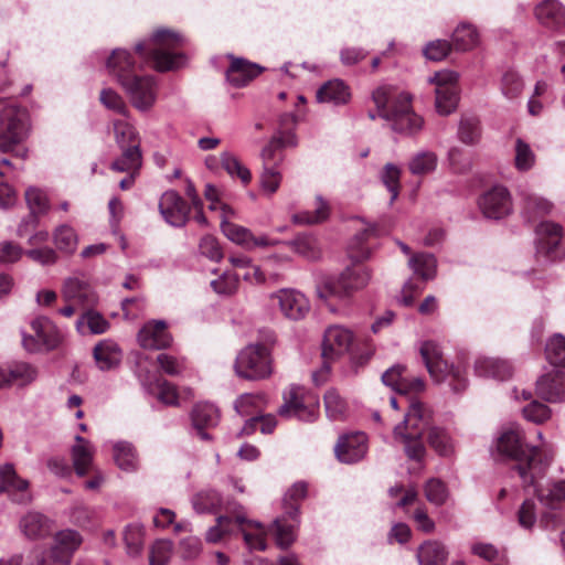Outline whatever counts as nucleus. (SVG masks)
I'll return each instance as SVG.
<instances>
[{
	"mask_svg": "<svg viewBox=\"0 0 565 565\" xmlns=\"http://www.w3.org/2000/svg\"><path fill=\"white\" fill-rule=\"evenodd\" d=\"M109 322L97 311L87 310L84 312L76 322V329L78 332L85 334L87 332L92 334H102L109 329Z\"/></svg>",
	"mask_w": 565,
	"mask_h": 565,
	"instance_id": "nucleus-45",
	"label": "nucleus"
},
{
	"mask_svg": "<svg viewBox=\"0 0 565 565\" xmlns=\"http://www.w3.org/2000/svg\"><path fill=\"white\" fill-rule=\"evenodd\" d=\"M220 162L223 169L231 175L237 177L244 184H248L252 180L250 171L241 163L238 158L228 151L221 153Z\"/></svg>",
	"mask_w": 565,
	"mask_h": 565,
	"instance_id": "nucleus-51",
	"label": "nucleus"
},
{
	"mask_svg": "<svg viewBox=\"0 0 565 565\" xmlns=\"http://www.w3.org/2000/svg\"><path fill=\"white\" fill-rule=\"evenodd\" d=\"M159 210L164 220L172 226L181 227L188 222L190 207L175 191H167L162 194Z\"/></svg>",
	"mask_w": 565,
	"mask_h": 565,
	"instance_id": "nucleus-22",
	"label": "nucleus"
},
{
	"mask_svg": "<svg viewBox=\"0 0 565 565\" xmlns=\"http://www.w3.org/2000/svg\"><path fill=\"white\" fill-rule=\"evenodd\" d=\"M330 214L329 203L321 196L315 199V210L297 213L292 216L296 224L311 225L326 221Z\"/></svg>",
	"mask_w": 565,
	"mask_h": 565,
	"instance_id": "nucleus-44",
	"label": "nucleus"
},
{
	"mask_svg": "<svg viewBox=\"0 0 565 565\" xmlns=\"http://www.w3.org/2000/svg\"><path fill=\"white\" fill-rule=\"evenodd\" d=\"M239 278L236 274L225 271L211 281L212 289L221 296H231L238 289Z\"/></svg>",
	"mask_w": 565,
	"mask_h": 565,
	"instance_id": "nucleus-63",
	"label": "nucleus"
},
{
	"mask_svg": "<svg viewBox=\"0 0 565 565\" xmlns=\"http://www.w3.org/2000/svg\"><path fill=\"white\" fill-rule=\"evenodd\" d=\"M353 340L352 331L341 326H331L324 331L322 359L326 372H329L331 362L350 351Z\"/></svg>",
	"mask_w": 565,
	"mask_h": 565,
	"instance_id": "nucleus-13",
	"label": "nucleus"
},
{
	"mask_svg": "<svg viewBox=\"0 0 565 565\" xmlns=\"http://www.w3.org/2000/svg\"><path fill=\"white\" fill-rule=\"evenodd\" d=\"M276 300L281 315L294 321L303 319L310 311V302L307 297L292 288H282L270 295Z\"/></svg>",
	"mask_w": 565,
	"mask_h": 565,
	"instance_id": "nucleus-16",
	"label": "nucleus"
},
{
	"mask_svg": "<svg viewBox=\"0 0 565 565\" xmlns=\"http://www.w3.org/2000/svg\"><path fill=\"white\" fill-rule=\"evenodd\" d=\"M29 481L18 476L12 463H4L0 466V494L3 492L20 493V503H25L31 500L28 492Z\"/></svg>",
	"mask_w": 565,
	"mask_h": 565,
	"instance_id": "nucleus-30",
	"label": "nucleus"
},
{
	"mask_svg": "<svg viewBox=\"0 0 565 565\" xmlns=\"http://www.w3.org/2000/svg\"><path fill=\"white\" fill-rule=\"evenodd\" d=\"M31 328L35 337L22 332V344L29 352H38L42 349L53 350L62 341V333L46 317L33 319Z\"/></svg>",
	"mask_w": 565,
	"mask_h": 565,
	"instance_id": "nucleus-11",
	"label": "nucleus"
},
{
	"mask_svg": "<svg viewBox=\"0 0 565 565\" xmlns=\"http://www.w3.org/2000/svg\"><path fill=\"white\" fill-rule=\"evenodd\" d=\"M480 42L477 29L469 23L459 24L452 33V45L456 51L467 52L478 46Z\"/></svg>",
	"mask_w": 565,
	"mask_h": 565,
	"instance_id": "nucleus-43",
	"label": "nucleus"
},
{
	"mask_svg": "<svg viewBox=\"0 0 565 565\" xmlns=\"http://www.w3.org/2000/svg\"><path fill=\"white\" fill-rule=\"evenodd\" d=\"M241 510V507L239 510H233V519L228 515H220L216 524L206 531V542L213 544L221 542L224 536L231 535L234 532L233 525L235 524L243 534L248 548L264 551L266 548L265 526L257 521L248 520Z\"/></svg>",
	"mask_w": 565,
	"mask_h": 565,
	"instance_id": "nucleus-4",
	"label": "nucleus"
},
{
	"mask_svg": "<svg viewBox=\"0 0 565 565\" xmlns=\"http://www.w3.org/2000/svg\"><path fill=\"white\" fill-rule=\"evenodd\" d=\"M173 544L170 540H158L150 550V565H168L172 556Z\"/></svg>",
	"mask_w": 565,
	"mask_h": 565,
	"instance_id": "nucleus-64",
	"label": "nucleus"
},
{
	"mask_svg": "<svg viewBox=\"0 0 565 565\" xmlns=\"http://www.w3.org/2000/svg\"><path fill=\"white\" fill-rule=\"evenodd\" d=\"M546 358L551 364L565 367V337L555 334L546 344Z\"/></svg>",
	"mask_w": 565,
	"mask_h": 565,
	"instance_id": "nucleus-62",
	"label": "nucleus"
},
{
	"mask_svg": "<svg viewBox=\"0 0 565 565\" xmlns=\"http://www.w3.org/2000/svg\"><path fill=\"white\" fill-rule=\"evenodd\" d=\"M282 244L290 247L296 254L310 260L318 259L321 255L319 244L312 236H299L294 241L284 242Z\"/></svg>",
	"mask_w": 565,
	"mask_h": 565,
	"instance_id": "nucleus-49",
	"label": "nucleus"
},
{
	"mask_svg": "<svg viewBox=\"0 0 565 565\" xmlns=\"http://www.w3.org/2000/svg\"><path fill=\"white\" fill-rule=\"evenodd\" d=\"M54 244L65 253H73L77 246V236L74 230L68 225L58 226L53 234Z\"/></svg>",
	"mask_w": 565,
	"mask_h": 565,
	"instance_id": "nucleus-61",
	"label": "nucleus"
},
{
	"mask_svg": "<svg viewBox=\"0 0 565 565\" xmlns=\"http://www.w3.org/2000/svg\"><path fill=\"white\" fill-rule=\"evenodd\" d=\"M264 403L265 395L263 393H245L236 398L234 408L241 416H247L257 412Z\"/></svg>",
	"mask_w": 565,
	"mask_h": 565,
	"instance_id": "nucleus-56",
	"label": "nucleus"
},
{
	"mask_svg": "<svg viewBox=\"0 0 565 565\" xmlns=\"http://www.w3.org/2000/svg\"><path fill=\"white\" fill-rule=\"evenodd\" d=\"M324 407L328 417L333 420L342 419L348 411L345 399L334 388H330L326 392Z\"/></svg>",
	"mask_w": 565,
	"mask_h": 565,
	"instance_id": "nucleus-53",
	"label": "nucleus"
},
{
	"mask_svg": "<svg viewBox=\"0 0 565 565\" xmlns=\"http://www.w3.org/2000/svg\"><path fill=\"white\" fill-rule=\"evenodd\" d=\"M221 230L223 234L233 243L249 249V241L253 239V233L241 225L222 220Z\"/></svg>",
	"mask_w": 565,
	"mask_h": 565,
	"instance_id": "nucleus-54",
	"label": "nucleus"
},
{
	"mask_svg": "<svg viewBox=\"0 0 565 565\" xmlns=\"http://www.w3.org/2000/svg\"><path fill=\"white\" fill-rule=\"evenodd\" d=\"M524 83L521 76L514 71H507L501 78V92L509 99L521 96Z\"/></svg>",
	"mask_w": 565,
	"mask_h": 565,
	"instance_id": "nucleus-59",
	"label": "nucleus"
},
{
	"mask_svg": "<svg viewBox=\"0 0 565 565\" xmlns=\"http://www.w3.org/2000/svg\"><path fill=\"white\" fill-rule=\"evenodd\" d=\"M419 353L429 375L435 382L439 383L449 380V384L455 392H459L466 387L463 371L460 367L448 364L436 342L430 340L424 341L420 344Z\"/></svg>",
	"mask_w": 565,
	"mask_h": 565,
	"instance_id": "nucleus-8",
	"label": "nucleus"
},
{
	"mask_svg": "<svg viewBox=\"0 0 565 565\" xmlns=\"http://www.w3.org/2000/svg\"><path fill=\"white\" fill-rule=\"evenodd\" d=\"M379 116L391 121L392 129L403 134H416L423 128V119L412 109V97L392 85H381L372 94Z\"/></svg>",
	"mask_w": 565,
	"mask_h": 565,
	"instance_id": "nucleus-2",
	"label": "nucleus"
},
{
	"mask_svg": "<svg viewBox=\"0 0 565 565\" xmlns=\"http://www.w3.org/2000/svg\"><path fill=\"white\" fill-rule=\"evenodd\" d=\"M373 234V230L364 228L359 232L350 243L349 252L350 257L355 260H364L371 256V249L365 245L367 239Z\"/></svg>",
	"mask_w": 565,
	"mask_h": 565,
	"instance_id": "nucleus-58",
	"label": "nucleus"
},
{
	"mask_svg": "<svg viewBox=\"0 0 565 565\" xmlns=\"http://www.w3.org/2000/svg\"><path fill=\"white\" fill-rule=\"evenodd\" d=\"M278 412L284 417H297L305 422H311L317 417V409L305 404V396L299 387L290 388Z\"/></svg>",
	"mask_w": 565,
	"mask_h": 565,
	"instance_id": "nucleus-27",
	"label": "nucleus"
},
{
	"mask_svg": "<svg viewBox=\"0 0 565 565\" xmlns=\"http://www.w3.org/2000/svg\"><path fill=\"white\" fill-rule=\"evenodd\" d=\"M409 267L414 274L424 280L434 278L436 273V259L431 254L420 253L409 258Z\"/></svg>",
	"mask_w": 565,
	"mask_h": 565,
	"instance_id": "nucleus-50",
	"label": "nucleus"
},
{
	"mask_svg": "<svg viewBox=\"0 0 565 565\" xmlns=\"http://www.w3.org/2000/svg\"><path fill=\"white\" fill-rule=\"evenodd\" d=\"M458 74L444 70L429 77V83L435 85V106L438 114L447 116L451 114L459 102Z\"/></svg>",
	"mask_w": 565,
	"mask_h": 565,
	"instance_id": "nucleus-10",
	"label": "nucleus"
},
{
	"mask_svg": "<svg viewBox=\"0 0 565 565\" xmlns=\"http://www.w3.org/2000/svg\"><path fill=\"white\" fill-rule=\"evenodd\" d=\"M371 270L362 264L348 266L338 277L323 279L317 286L320 299H348L355 291L363 289L371 280Z\"/></svg>",
	"mask_w": 565,
	"mask_h": 565,
	"instance_id": "nucleus-6",
	"label": "nucleus"
},
{
	"mask_svg": "<svg viewBox=\"0 0 565 565\" xmlns=\"http://www.w3.org/2000/svg\"><path fill=\"white\" fill-rule=\"evenodd\" d=\"M427 443L434 451L441 457H451L455 454L456 445L450 434L440 427L429 428Z\"/></svg>",
	"mask_w": 565,
	"mask_h": 565,
	"instance_id": "nucleus-40",
	"label": "nucleus"
},
{
	"mask_svg": "<svg viewBox=\"0 0 565 565\" xmlns=\"http://www.w3.org/2000/svg\"><path fill=\"white\" fill-rule=\"evenodd\" d=\"M383 383L399 394L419 393L425 390L422 377L412 375L403 365H394L382 375Z\"/></svg>",
	"mask_w": 565,
	"mask_h": 565,
	"instance_id": "nucleus-20",
	"label": "nucleus"
},
{
	"mask_svg": "<svg viewBox=\"0 0 565 565\" xmlns=\"http://www.w3.org/2000/svg\"><path fill=\"white\" fill-rule=\"evenodd\" d=\"M228 57L231 58V65L226 71V79L235 87L246 86L262 72V67L255 63L232 55Z\"/></svg>",
	"mask_w": 565,
	"mask_h": 565,
	"instance_id": "nucleus-29",
	"label": "nucleus"
},
{
	"mask_svg": "<svg viewBox=\"0 0 565 565\" xmlns=\"http://www.w3.org/2000/svg\"><path fill=\"white\" fill-rule=\"evenodd\" d=\"M183 41L179 33L159 29L149 40L137 43L135 51L143 63H151L156 71L168 72L185 63L184 55L174 52Z\"/></svg>",
	"mask_w": 565,
	"mask_h": 565,
	"instance_id": "nucleus-3",
	"label": "nucleus"
},
{
	"mask_svg": "<svg viewBox=\"0 0 565 565\" xmlns=\"http://www.w3.org/2000/svg\"><path fill=\"white\" fill-rule=\"evenodd\" d=\"M25 201L30 209V213L39 217L47 212L50 202L46 193L35 186H30L25 191Z\"/></svg>",
	"mask_w": 565,
	"mask_h": 565,
	"instance_id": "nucleus-57",
	"label": "nucleus"
},
{
	"mask_svg": "<svg viewBox=\"0 0 565 565\" xmlns=\"http://www.w3.org/2000/svg\"><path fill=\"white\" fill-rule=\"evenodd\" d=\"M536 391L548 402L565 399V374L555 371L541 376L536 382Z\"/></svg>",
	"mask_w": 565,
	"mask_h": 565,
	"instance_id": "nucleus-32",
	"label": "nucleus"
},
{
	"mask_svg": "<svg viewBox=\"0 0 565 565\" xmlns=\"http://www.w3.org/2000/svg\"><path fill=\"white\" fill-rule=\"evenodd\" d=\"M94 359L98 367L108 371L117 367L122 359L119 345L113 340H103L94 348Z\"/></svg>",
	"mask_w": 565,
	"mask_h": 565,
	"instance_id": "nucleus-33",
	"label": "nucleus"
},
{
	"mask_svg": "<svg viewBox=\"0 0 565 565\" xmlns=\"http://www.w3.org/2000/svg\"><path fill=\"white\" fill-rule=\"evenodd\" d=\"M307 495L305 482L294 483L285 493L282 499L284 514L275 519L273 533L276 543L281 548H287L296 540V530L299 526V505Z\"/></svg>",
	"mask_w": 565,
	"mask_h": 565,
	"instance_id": "nucleus-5",
	"label": "nucleus"
},
{
	"mask_svg": "<svg viewBox=\"0 0 565 565\" xmlns=\"http://www.w3.org/2000/svg\"><path fill=\"white\" fill-rule=\"evenodd\" d=\"M424 491L426 499L435 505H443L449 497L446 483L437 478L429 479L425 484Z\"/></svg>",
	"mask_w": 565,
	"mask_h": 565,
	"instance_id": "nucleus-60",
	"label": "nucleus"
},
{
	"mask_svg": "<svg viewBox=\"0 0 565 565\" xmlns=\"http://www.w3.org/2000/svg\"><path fill=\"white\" fill-rule=\"evenodd\" d=\"M408 409L404 416V420L399 424L403 425L404 434L411 436H423L425 430L429 431L431 423V412L419 401L407 399Z\"/></svg>",
	"mask_w": 565,
	"mask_h": 565,
	"instance_id": "nucleus-21",
	"label": "nucleus"
},
{
	"mask_svg": "<svg viewBox=\"0 0 565 565\" xmlns=\"http://www.w3.org/2000/svg\"><path fill=\"white\" fill-rule=\"evenodd\" d=\"M131 104L138 110H149L156 103L157 89L154 78L150 75H135L121 86Z\"/></svg>",
	"mask_w": 565,
	"mask_h": 565,
	"instance_id": "nucleus-14",
	"label": "nucleus"
},
{
	"mask_svg": "<svg viewBox=\"0 0 565 565\" xmlns=\"http://www.w3.org/2000/svg\"><path fill=\"white\" fill-rule=\"evenodd\" d=\"M23 534L32 540L46 536L51 531L50 520L41 513L30 512L20 521Z\"/></svg>",
	"mask_w": 565,
	"mask_h": 565,
	"instance_id": "nucleus-39",
	"label": "nucleus"
},
{
	"mask_svg": "<svg viewBox=\"0 0 565 565\" xmlns=\"http://www.w3.org/2000/svg\"><path fill=\"white\" fill-rule=\"evenodd\" d=\"M30 131V116L26 109L7 106L0 111V150L8 152L25 140Z\"/></svg>",
	"mask_w": 565,
	"mask_h": 565,
	"instance_id": "nucleus-9",
	"label": "nucleus"
},
{
	"mask_svg": "<svg viewBox=\"0 0 565 565\" xmlns=\"http://www.w3.org/2000/svg\"><path fill=\"white\" fill-rule=\"evenodd\" d=\"M8 371L10 385L23 386L33 382L38 376L36 369L26 362H17Z\"/></svg>",
	"mask_w": 565,
	"mask_h": 565,
	"instance_id": "nucleus-55",
	"label": "nucleus"
},
{
	"mask_svg": "<svg viewBox=\"0 0 565 565\" xmlns=\"http://www.w3.org/2000/svg\"><path fill=\"white\" fill-rule=\"evenodd\" d=\"M553 210V203L545 198L533 193L522 194L521 215L526 222H534L548 215Z\"/></svg>",
	"mask_w": 565,
	"mask_h": 565,
	"instance_id": "nucleus-35",
	"label": "nucleus"
},
{
	"mask_svg": "<svg viewBox=\"0 0 565 565\" xmlns=\"http://www.w3.org/2000/svg\"><path fill=\"white\" fill-rule=\"evenodd\" d=\"M192 505L198 513H214L222 507V498L213 490L201 491L193 497Z\"/></svg>",
	"mask_w": 565,
	"mask_h": 565,
	"instance_id": "nucleus-52",
	"label": "nucleus"
},
{
	"mask_svg": "<svg viewBox=\"0 0 565 565\" xmlns=\"http://www.w3.org/2000/svg\"><path fill=\"white\" fill-rule=\"evenodd\" d=\"M350 89L341 79L329 81L317 92V99L320 103L343 105L350 100Z\"/></svg>",
	"mask_w": 565,
	"mask_h": 565,
	"instance_id": "nucleus-38",
	"label": "nucleus"
},
{
	"mask_svg": "<svg viewBox=\"0 0 565 565\" xmlns=\"http://www.w3.org/2000/svg\"><path fill=\"white\" fill-rule=\"evenodd\" d=\"M535 235L537 256H542L551 260L562 258L563 253L559 250L562 239L561 225L553 222H542L536 226Z\"/></svg>",
	"mask_w": 565,
	"mask_h": 565,
	"instance_id": "nucleus-17",
	"label": "nucleus"
},
{
	"mask_svg": "<svg viewBox=\"0 0 565 565\" xmlns=\"http://www.w3.org/2000/svg\"><path fill=\"white\" fill-rule=\"evenodd\" d=\"M403 425H396L394 428V439L404 446L406 456L412 460H422L426 449L422 441V436H411L404 434Z\"/></svg>",
	"mask_w": 565,
	"mask_h": 565,
	"instance_id": "nucleus-42",
	"label": "nucleus"
},
{
	"mask_svg": "<svg viewBox=\"0 0 565 565\" xmlns=\"http://www.w3.org/2000/svg\"><path fill=\"white\" fill-rule=\"evenodd\" d=\"M475 371L481 377H492L504 381L512 374V367L507 361L493 358H480L475 363Z\"/></svg>",
	"mask_w": 565,
	"mask_h": 565,
	"instance_id": "nucleus-37",
	"label": "nucleus"
},
{
	"mask_svg": "<svg viewBox=\"0 0 565 565\" xmlns=\"http://www.w3.org/2000/svg\"><path fill=\"white\" fill-rule=\"evenodd\" d=\"M369 440L364 433L355 431L341 435L334 445L335 458L345 465L361 461L367 454Z\"/></svg>",
	"mask_w": 565,
	"mask_h": 565,
	"instance_id": "nucleus-15",
	"label": "nucleus"
},
{
	"mask_svg": "<svg viewBox=\"0 0 565 565\" xmlns=\"http://www.w3.org/2000/svg\"><path fill=\"white\" fill-rule=\"evenodd\" d=\"M141 166V152L139 145L122 148V154L111 163V169L118 172H134Z\"/></svg>",
	"mask_w": 565,
	"mask_h": 565,
	"instance_id": "nucleus-47",
	"label": "nucleus"
},
{
	"mask_svg": "<svg viewBox=\"0 0 565 565\" xmlns=\"http://www.w3.org/2000/svg\"><path fill=\"white\" fill-rule=\"evenodd\" d=\"M114 460L125 471H135L138 466V457L131 444L120 441L114 446Z\"/></svg>",
	"mask_w": 565,
	"mask_h": 565,
	"instance_id": "nucleus-48",
	"label": "nucleus"
},
{
	"mask_svg": "<svg viewBox=\"0 0 565 565\" xmlns=\"http://www.w3.org/2000/svg\"><path fill=\"white\" fill-rule=\"evenodd\" d=\"M438 157L434 151L422 150L408 161V170L414 175H424L436 170Z\"/></svg>",
	"mask_w": 565,
	"mask_h": 565,
	"instance_id": "nucleus-46",
	"label": "nucleus"
},
{
	"mask_svg": "<svg viewBox=\"0 0 565 565\" xmlns=\"http://www.w3.org/2000/svg\"><path fill=\"white\" fill-rule=\"evenodd\" d=\"M275 147L276 141L271 145H266L260 152L263 170L259 177V184L263 193L268 196H271L278 191L282 181L280 167L285 160V156L278 153Z\"/></svg>",
	"mask_w": 565,
	"mask_h": 565,
	"instance_id": "nucleus-12",
	"label": "nucleus"
},
{
	"mask_svg": "<svg viewBox=\"0 0 565 565\" xmlns=\"http://www.w3.org/2000/svg\"><path fill=\"white\" fill-rule=\"evenodd\" d=\"M273 356L270 349L263 343H250L244 347L234 362L235 374L247 381H263L273 374Z\"/></svg>",
	"mask_w": 565,
	"mask_h": 565,
	"instance_id": "nucleus-7",
	"label": "nucleus"
},
{
	"mask_svg": "<svg viewBox=\"0 0 565 565\" xmlns=\"http://www.w3.org/2000/svg\"><path fill=\"white\" fill-rule=\"evenodd\" d=\"M75 444L71 449V457L73 467L78 477L86 476L90 470H94V455L95 448L84 437L76 435Z\"/></svg>",
	"mask_w": 565,
	"mask_h": 565,
	"instance_id": "nucleus-31",
	"label": "nucleus"
},
{
	"mask_svg": "<svg viewBox=\"0 0 565 565\" xmlns=\"http://www.w3.org/2000/svg\"><path fill=\"white\" fill-rule=\"evenodd\" d=\"M278 412L284 417H297L305 422H311L317 417V409L305 404V396L299 387L290 388Z\"/></svg>",
	"mask_w": 565,
	"mask_h": 565,
	"instance_id": "nucleus-26",
	"label": "nucleus"
},
{
	"mask_svg": "<svg viewBox=\"0 0 565 565\" xmlns=\"http://www.w3.org/2000/svg\"><path fill=\"white\" fill-rule=\"evenodd\" d=\"M62 295L65 302L77 303L81 308L93 307L98 301L95 290L84 276L67 278L63 285Z\"/></svg>",
	"mask_w": 565,
	"mask_h": 565,
	"instance_id": "nucleus-19",
	"label": "nucleus"
},
{
	"mask_svg": "<svg viewBox=\"0 0 565 565\" xmlns=\"http://www.w3.org/2000/svg\"><path fill=\"white\" fill-rule=\"evenodd\" d=\"M82 542L81 534L75 530L67 529L57 532L54 536V544L51 547V558L55 563L68 565Z\"/></svg>",
	"mask_w": 565,
	"mask_h": 565,
	"instance_id": "nucleus-23",
	"label": "nucleus"
},
{
	"mask_svg": "<svg viewBox=\"0 0 565 565\" xmlns=\"http://www.w3.org/2000/svg\"><path fill=\"white\" fill-rule=\"evenodd\" d=\"M191 420L200 438L210 440L211 435L205 430L217 426L220 422V411L213 404L198 403L191 412Z\"/></svg>",
	"mask_w": 565,
	"mask_h": 565,
	"instance_id": "nucleus-28",
	"label": "nucleus"
},
{
	"mask_svg": "<svg viewBox=\"0 0 565 565\" xmlns=\"http://www.w3.org/2000/svg\"><path fill=\"white\" fill-rule=\"evenodd\" d=\"M537 479L532 486L535 488V494L540 502L547 509L557 510L561 503L565 502V480H558L542 488L537 486ZM523 486L530 487L531 484Z\"/></svg>",
	"mask_w": 565,
	"mask_h": 565,
	"instance_id": "nucleus-36",
	"label": "nucleus"
},
{
	"mask_svg": "<svg viewBox=\"0 0 565 565\" xmlns=\"http://www.w3.org/2000/svg\"><path fill=\"white\" fill-rule=\"evenodd\" d=\"M108 73L120 86L137 75V65L131 53L124 49H116L107 60Z\"/></svg>",
	"mask_w": 565,
	"mask_h": 565,
	"instance_id": "nucleus-25",
	"label": "nucleus"
},
{
	"mask_svg": "<svg viewBox=\"0 0 565 565\" xmlns=\"http://www.w3.org/2000/svg\"><path fill=\"white\" fill-rule=\"evenodd\" d=\"M537 20L547 28L565 25V9L557 0H544L535 9Z\"/></svg>",
	"mask_w": 565,
	"mask_h": 565,
	"instance_id": "nucleus-34",
	"label": "nucleus"
},
{
	"mask_svg": "<svg viewBox=\"0 0 565 565\" xmlns=\"http://www.w3.org/2000/svg\"><path fill=\"white\" fill-rule=\"evenodd\" d=\"M479 207L487 218L501 220L513 211L512 199L507 188L493 186L479 199Z\"/></svg>",
	"mask_w": 565,
	"mask_h": 565,
	"instance_id": "nucleus-18",
	"label": "nucleus"
},
{
	"mask_svg": "<svg viewBox=\"0 0 565 565\" xmlns=\"http://www.w3.org/2000/svg\"><path fill=\"white\" fill-rule=\"evenodd\" d=\"M138 343L147 350H162L169 348L172 338L162 320L147 322L138 333Z\"/></svg>",
	"mask_w": 565,
	"mask_h": 565,
	"instance_id": "nucleus-24",
	"label": "nucleus"
},
{
	"mask_svg": "<svg viewBox=\"0 0 565 565\" xmlns=\"http://www.w3.org/2000/svg\"><path fill=\"white\" fill-rule=\"evenodd\" d=\"M498 459L516 461L515 469L523 484H534L550 466L553 454L541 447L527 446L524 434L518 425L505 427L495 441Z\"/></svg>",
	"mask_w": 565,
	"mask_h": 565,
	"instance_id": "nucleus-1",
	"label": "nucleus"
},
{
	"mask_svg": "<svg viewBox=\"0 0 565 565\" xmlns=\"http://www.w3.org/2000/svg\"><path fill=\"white\" fill-rule=\"evenodd\" d=\"M448 552L445 546L437 541H427L422 544L417 552L419 565H445Z\"/></svg>",
	"mask_w": 565,
	"mask_h": 565,
	"instance_id": "nucleus-41",
	"label": "nucleus"
}]
</instances>
